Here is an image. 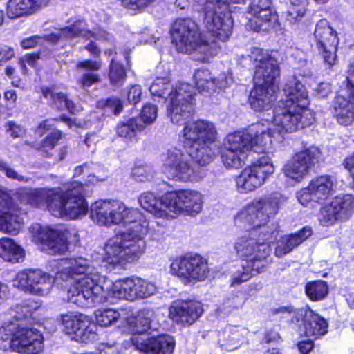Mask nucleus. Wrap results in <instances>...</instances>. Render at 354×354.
<instances>
[{
	"label": "nucleus",
	"mask_w": 354,
	"mask_h": 354,
	"mask_svg": "<svg viewBox=\"0 0 354 354\" xmlns=\"http://www.w3.org/2000/svg\"><path fill=\"white\" fill-rule=\"evenodd\" d=\"M109 77L111 84L114 86L122 84L126 79V73L123 66L115 62L113 59L111 61Z\"/></svg>",
	"instance_id": "49530a36"
},
{
	"label": "nucleus",
	"mask_w": 354,
	"mask_h": 354,
	"mask_svg": "<svg viewBox=\"0 0 354 354\" xmlns=\"http://www.w3.org/2000/svg\"><path fill=\"white\" fill-rule=\"evenodd\" d=\"M156 0H121L122 6L133 11L142 10Z\"/></svg>",
	"instance_id": "5fc2aeb1"
},
{
	"label": "nucleus",
	"mask_w": 354,
	"mask_h": 354,
	"mask_svg": "<svg viewBox=\"0 0 354 354\" xmlns=\"http://www.w3.org/2000/svg\"><path fill=\"white\" fill-rule=\"evenodd\" d=\"M25 253L23 248L12 239L2 238L0 239V257L10 263L23 261Z\"/></svg>",
	"instance_id": "e433bc0d"
},
{
	"label": "nucleus",
	"mask_w": 354,
	"mask_h": 354,
	"mask_svg": "<svg viewBox=\"0 0 354 354\" xmlns=\"http://www.w3.org/2000/svg\"><path fill=\"white\" fill-rule=\"evenodd\" d=\"M264 130L260 124H252L247 132L229 133L224 140V151L221 155L224 165L227 168L238 169L245 164L251 152L270 153V142L263 143L259 135Z\"/></svg>",
	"instance_id": "6e6552de"
},
{
	"label": "nucleus",
	"mask_w": 354,
	"mask_h": 354,
	"mask_svg": "<svg viewBox=\"0 0 354 354\" xmlns=\"http://www.w3.org/2000/svg\"><path fill=\"white\" fill-rule=\"evenodd\" d=\"M217 134L216 128L212 122L199 120L186 122L183 130V142L188 151L184 153L177 148L169 149L162 156V171L173 180H197V171L189 157L201 165L213 161L219 153Z\"/></svg>",
	"instance_id": "7ed1b4c3"
},
{
	"label": "nucleus",
	"mask_w": 354,
	"mask_h": 354,
	"mask_svg": "<svg viewBox=\"0 0 354 354\" xmlns=\"http://www.w3.org/2000/svg\"><path fill=\"white\" fill-rule=\"evenodd\" d=\"M100 106H103L106 113H113L115 115L120 113L123 109L121 100L116 97L109 98L100 102Z\"/></svg>",
	"instance_id": "603ef678"
},
{
	"label": "nucleus",
	"mask_w": 354,
	"mask_h": 354,
	"mask_svg": "<svg viewBox=\"0 0 354 354\" xmlns=\"http://www.w3.org/2000/svg\"><path fill=\"white\" fill-rule=\"evenodd\" d=\"M58 320L62 330L77 342L86 344L97 339L96 326L86 315L71 311L61 314Z\"/></svg>",
	"instance_id": "dca6fc26"
},
{
	"label": "nucleus",
	"mask_w": 354,
	"mask_h": 354,
	"mask_svg": "<svg viewBox=\"0 0 354 354\" xmlns=\"http://www.w3.org/2000/svg\"><path fill=\"white\" fill-rule=\"evenodd\" d=\"M142 95V89L140 85H132L128 91L127 99L130 104H136L140 102Z\"/></svg>",
	"instance_id": "13d9d810"
},
{
	"label": "nucleus",
	"mask_w": 354,
	"mask_h": 354,
	"mask_svg": "<svg viewBox=\"0 0 354 354\" xmlns=\"http://www.w3.org/2000/svg\"><path fill=\"white\" fill-rule=\"evenodd\" d=\"M245 0H202L205 14L204 23L211 36L219 41H227L232 31L233 19L229 4L243 3Z\"/></svg>",
	"instance_id": "9b49d317"
},
{
	"label": "nucleus",
	"mask_w": 354,
	"mask_h": 354,
	"mask_svg": "<svg viewBox=\"0 0 354 354\" xmlns=\"http://www.w3.org/2000/svg\"><path fill=\"white\" fill-rule=\"evenodd\" d=\"M305 292L308 297L313 301H322L328 294V286L324 281L308 282L305 286Z\"/></svg>",
	"instance_id": "79ce46f5"
},
{
	"label": "nucleus",
	"mask_w": 354,
	"mask_h": 354,
	"mask_svg": "<svg viewBox=\"0 0 354 354\" xmlns=\"http://www.w3.org/2000/svg\"><path fill=\"white\" fill-rule=\"evenodd\" d=\"M154 313L149 309H142L136 316L127 319L129 331L133 333L130 340L136 349L145 354H171L174 348L172 337L165 335L156 337L147 338L143 334L150 328L151 318Z\"/></svg>",
	"instance_id": "1a4fd4ad"
},
{
	"label": "nucleus",
	"mask_w": 354,
	"mask_h": 354,
	"mask_svg": "<svg viewBox=\"0 0 354 354\" xmlns=\"http://www.w3.org/2000/svg\"><path fill=\"white\" fill-rule=\"evenodd\" d=\"M312 234V230L310 227H304L298 233L283 236V239H287L288 242L287 245L291 248V251L304 241L307 239Z\"/></svg>",
	"instance_id": "09e8293b"
},
{
	"label": "nucleus",
	"mask_w": 354,
	"mask_h": 354,
	"mask_svg": "<svg viewBox=\"0 0 354 354\" xmlns=\"http://www.w3.org/2000/svg\"><path fill=\"white\" fill-rule=\"evenodd\" d=\"M44 336L36 328L21 327L17 323L0 328V348L20 354H38L44 350Z\"/></svg>",
	"instance_id": "9d476101"
},
{
	"label": "nucleus",
	"mask_w": 354,
	"mask_h": 354,
	"mask_svg": "<svg viewBox=\"0 0 354 354\" xmlns=\"http://www.w3.org/2000/svg\"><path fill=\"white\" fill-rule=\"evenodd\" d=\"M270 0H252L250 4L246 27L254 31H268L279 25L278 17L271 8Z\"/></svg>",
	"instance_id": "5701e85b"
},
{
	"label": "nucleus",
	"mask_w": 354,
	"mask_h": 354,
	"mask_svg": "<svg viewBox=\"0 0 354 354\" xmlns=\"http://www.w3.org/2000/svg\"><path fill=\"white\" fill-rule=\"evenodd\" d=\"M12 283L14 287L26 292L45 296L50 292L54 278L40 269H26L18 272Z\"/></svg>",
	"instance_id": "6ab92c4d"
},
{
	"label": "nucleus",
	"mask_w": 354,
	"mask_h": 354,
	"mask_svg": "<svg viewBox=\"0 0 354 354\" xmlns=\"http://www.w3.org/2000/svg\"><path fill=\"white\" fill-rule=\"evenodd\" d=\"M354 199L351 195L337 196L322 207L319 221L323 225H332L337 221L348 220L353 214Z\"/></svg>",
	"instance_id": "bb28decb"
},
{
	"label": "nucleus",
	"mask_w": 354,
	"mask_h": 354,
	"mask_svg": "<svg viewBox=\"0 0 354 354\" xmlns=\"http://www.w3.org/2000/svg\"><path fill=\"white\" fill-rule=\"evenodd\" d=\"M245 58H248L255 66L254 84L277 88L275 82L279 75V65L267 50L254 48Z\"/></svg>",
	"instance_id": "f3484780"
},
{
	"label": "nucleus",
	"mask_w": 354,
	"mask_h": 354,
	"mask_svg": "<svg viewBox=\"0 0 354 354\" xmlns=\"http://www.w3.org/2000/svg\"><path fill=\"white\" fill-rule=\"evenodd\" d=\"M6 174V176L11 179L17 180L20 182H28L29 178L26 176H24L19 174H18L14 169L6 165L5 169L2 170Z\"/></svg>",
	"instance_id": "680f3d73"
},
{
	"label": "nucleus",
	"mask_w": 354,
	"mask_h": 354,
	"mask_svg": "<svg viewBox=\"0 0 354 354\" xmlns=\"http://www.w3.org/2000/svg\"><path fill=\"white\" fill-rule=\"evenodd\" d=\"M6 128L13 138L19 137L24 133V129L13 122H8L6 124Z\"/></svg>",
	"instance_id": "e2e57ef3"
},
{
	"label": "nucleus",
	"mask_w": 354,
	"mask_h": 354,
	"mask_svg": "<svg viewBox=\"0 0 354 354\" xmlns=\"http://www.w3.org/2000/svg\"><path fill=\"white\" fill-rule=\"evenodd\" d=\"M78 68H82L86 70H91L92 72H88L84 73L82 77L78 80V83L82 87H90L93 84L100 81V76L95 71H97L102 67V62L98 60H84L79 62L77 64Z\"/></svg>",
	"instance_id": "4c0bfd02"
},
{
	"label": "nucleus",
	"mask_w": 354,
	"mask_h": 354,
	"mask_svg": "<svg viewBox=\"0 0 354 354\" xmlns=\"http://www.w3.org/2000/svg\"><path fill=\"white\" fill-rule=\"evenodd\" d=\"M158 292L155 283L138 277H127L111 284L109 296L129 301L147 299Z\"/></svg>",
	"instance_id": "4468645a"
},
{
	"label": "nucleus",
	"mask_w": 354,
	"mask_h": 354,
	"mask_svg": "<svg viewBox=\"0 0 354 354\" xmlns=\"http://www.w3.org/2000/svg\"><path fill=\"white\" fill-rule=\"evenodd\" d=\"M49 0H9L6 13L10 19H17L35 14L46 6Z\"/></svg>",
	"instance_id": "7c9ffc66"
},
{
	"label": "nucleus",
	"mask_w": 354,
	"mask_h": 354,
	"mask_svg": "<svg viewBox=\"0 0 354 354\" xmlns=\"http://www.w3.org/2000/svg\"><path fill=\"white\" fill-rule=\"evenodd\" d=\"M38 306L33 301H27L22 306V312H24L25 316H29L32 314L33 310H36Z\"/></svg>",
	"instance_id": "338daca9"
},
{
	"label": "nucleus",
	"mask_w": 354,
	"mask_h": 354,
	"mask_svg": "<svg viewBox=\"0 0 354 354\" xmlns=\"http://www.w3.org/2000/svg\"><path fill=\"white\" fill-rule=\"evenodd\" d=\"M57 268L55 279L69 281L67 300L82 308H90L106 299L105 288L110 282L88 259L77 258L59 259L53 261Z\"/></svg>",
	"instance_id": "39448f33"
},
{
	"label": "nucleus",
	"mask_w": 354,
	"mask_h": 354,
	"mask_svg": "<svg viewBox=\"0 0 354 354\" xmlns=\"http://www.w3.org/2000/svg\"><path fill=\"white\" fill-rule=\"evenodd\" d=\"M83 37L87 39L94 38L97 39H103L109 40L110 35L100 28H93L91 31L86 28V24L84 21L77 20L71 25L56 29L54 32L45 35L44 39L51 42H57L61 40H66L77 37Z\"/></svg>",
	"instance_id": "cd10ccee"
},
{
	"label": "nucleus",
	"mask_w": 354,
	"mask_h": 354,
	"mask_svg": "<svg viewBox=\"0 0 354 354\" xmlns=\"http://www.w3.org/2000/svg\"><path fill=\"white\" fill-rule=\"evenodd\" d=\"M286 201V198L277 193L254 199L236 216V225L246 232L237 239L234 249L245 263L232 273L231 286L248 281L268 265L271 245L279 234L277 226L270 222V218L278 213Z\"/></svg>",
	"instance_id": "f257e3e1"
},
{
	"label": "nucleus",
	"mask_w": 354,
	"mask_h": 354,
	"mask_svg": "<svg viewBox=\"0 0 354 354\" xmlns=\"http://www.w3.org/2000/svg\"><path fill=\"white\" fill-rule=\"evenodd\" d=\"M171 35L178 51L191 55L198 61L209 62L221 49L214 39L209 41L207 35L201 36L196 23L189 19L176 20L171 26Z\"/></svg>",
	"instance_id": "0eeeda50"
},
{
	"label": "nucleus",
	"mask_w": 354,
	"mask_h": 354,
	"mask_svg": "<svg viewBox=\"0 0 354 354\" xmlns=\"http://www.w3.org/2000/svg\"><path fill=\"white\" fill-rule=\"evenodd\" d=\"M304 315L305 316L304 327L306 336L317 339L327 333L328 325L325 319L310 309L304 310Z\"/></svg>",
	"instance_id": "72a5a7b5"
},
{
	"label": "nucleus",
	"mask_w": 354,
	"mask_h": 354,
	"mask_svg": "<svg viewBox=\"0 0 354 354\" xmlns=\"http://www.w3.org/2000/svg\"><path fill=\"white\" fill-rule=\"evenodd\" d=\"M42 41V37L38 35H34L21 40V46L24 49L34 48L36 46L41 44Z\"/></svg>",
	"instance_id": "bf43d9fd"
},
{
	"label": "nucleus",
	"mask_w": 354,
	"mask_h": 354,
	"mask_svg": "<svg viewBox=\"0 0 354 354\" xmlns=\"http://www.w3.org/2000/svg\"><path fill=\"white\" fill-rule=\"evenodd\" d=\"M84 175L83 182L86 185H94L100 181L106 180L108 173L100 166L93 163H86L77 166L74 169V177Z\"/></svg>",
	"instance_id": "f704fd0d"
},
{
	"label": "nucleus",
	"mask_w": 354,
	"mask_h": 354,
	"mask_svg": "<svg viewBox=\"0 0 354 354\" xmlns=\"http://www.w3.org/2000/svg\"><path fill=\"white\" fill-rule=\"evenodd\" d=\"M15 55L13 48L5 46L0 50V62H7Z\"/></svg>",
	"instance_id": "69168bd1"
},
{
	"label": "nucleus",
	"mask_w": 354,
	"mask_h": 354,
	"mask_svg": "<svg viewBox=\"0 0 354 354\" xmlns=\"http://www.w3.org/2000/svg\"><path fill=\"white\" fill-rule=\"evenodd\" d=\"M90 218L100 226L127 227L108 239L104 246L102 261L107 269L122 268L143 255L149 223L138 209L127 207L119 201H98L91 206Z\"/></svg>",
	"instance_id": "f03ea898"
},
{
	"label": "nucleus",
	"mask_w": 354,
	"mask_h": 354,
	"mask_svg": "<svg viewBox=\"0 0 354 354\" xmlns=\"http://www.w3.org/2000/svg\"><path fill=\"white\" fill-rule=\"evenodd\" d=\"M321 153L319 148L315 146H310L297 153L281 169L286 181L290 184L301 182L319 161Z\"/></svg>",
	"instance_id": "2eb2a0df"
},
{
	"label": "nucleus",
	"mask_w": 354,
	"mask_h": 354,
	"mask_svg": "<svg viewBox=\"0 0 354 354\" xmlns=\"http://www.w3.org/2000/svg\"><path fill=\"white\" fill-rule=\"evenodd\" d=\"M245 302L243 297L238 295H230L223 299L222 304L218 308V312L224 315H228L235 310L241 309Z\"/></svg>",
	"instance_id": "37998d69"
},
{
	"label": "nucleus",
	"mask_w": 354,
	"mask_h": 354,
	"mask_svg": "<svg viewBox=\"0 0 354 354\" xmlns=\"http://www.w3.org/2000/svg\"><path fill=\"white\" fill-rule=\"evenodd\" d=\"M175 91L170 82L169 77H157L149 87L152 95L168 97L171 91Z\"/></svg>",
	"instance_id": "c03bdc74"
},
{
	"label": "nucleus",
	"mask_w": 354,
	"mask_h": 354,
	"mask_svg": "<svg viewBox=\"0 0 354 354\" xmlns=\"http://www.w3.org/2000/svg\"><path fill=\"white\" fill-rule=\"evenodd\" d=\"M271 158L263 156L242 170L236 178V189L240 193H248L262 186L274 173Z\"/></svg>",
	"instance_id": "ddd939ff"
},
{
	"label": "nucleus",
	"mask_w": 354,
	"mask_h": 354,
	"mask_svg": "<svg viewBox=\"0 0 354 354\" xmlns=\"http://www.w3.org/2000/svg\"><path fill=\"white\" fill-rule=\"evenodd\" d=\"M42 93L45 98L51 99L59 109L63 110L66 109L73 113L80 111L75 104L69 100L63 93H55L51 88L48 87L42 88Z\"/></svg>",
	"instance_id": "a19ab883"
},
{
	"label": "nucleus",
	"mask_w": 354,
	"mask_h": 354,
	"mask_svg": "<svg viewBox=\"0 0 354 354\" xmlns=\"http://www.w3.org/2000/svg\"><path fill=\"white\" fill-rule=\"evenodd\" d=\"M0 231L15 235L21 230L25 214L18 205H16L6 189L0 186Z\"/></svg>",
	"instance_id": "b1692460"
},
{
	"label": "nucleus",
	"mask_w": 354,
	"mask_h": 354,
	"mask_svg": "<svg viewBox=\"0 0 354 354\" xmlns=\"http://www.w3.org/2000/svg\"><path fill=\"white\" fill-rule=\"evenodd\" d=\"M314 39L319 54L329 66L336 63L339 39L328 21L322 19L315 26Z\"/></svg>",
	"instance_id": "4be33fe9"
},
{
	"label": "nucleus",
	"mask_w": 354,
	"mask_h": 354,
	"mask_svg": "<svg viewBox=\"0 0 354 354\" xmlns=\"http://www.w3.org/2000/svg\"><path fill=\"white\" fill-rule=\"evenodd\" d=\"M288 242V241L287 239H283L282 237L278 241L275 250V254L277 257H281L291 252V248H289L286 244Z\"/></svg>",
	"instance_id": "052dcab7"
},
{
	"label": "nucleus",
	"mask_w": 354,
	"mask_h": 354,
	"mask_svg": "<svg viewBox=\"0 0 354 354\" xmlns=\"http://www.w3.org/2000/svg\"><path fill=\"white\" fill-rule=\"evenodd\" d=\"M158 109L152 104H145L142 109L140 116L145 124L153 123L157 118Z\"/></svg>",
	"instance_id": "3c124183"
},
{
	"label": "nucleus",
	"mask_w": 354,
	"mask_h": 354,
	"mask_svg": "<svg viewBox=\"0 0 354 354\" xmlns=\"http://www.w3.org/2000/svg\"><path fill=\"white\" fill-rule=\"evenodd\" d=\"M154 171L147 165H137L132 170L133 177L138 181L149 180L153 177Z\"/></svg>",
	"instance_id": "8fccbe9b"
},
{
	"label": "nucleus",
	"mask_w": 354,
	"mask_h": 354,
	"mask_svg": "<svg viewBox=\"0 0 354 354\" xmlns=\"http://www.w3.org/2000/svg\"><path fill=\"white\" fill-rule=\"evenodd\" d=\"M341 78L342 85L333 102V113L339 124L348 125L354 120V85L348 77Z\"/></svg>",
	"instance_id": "a878e982"
},
{
	"label": "nucleus",
	"mask_w": 354,
	"mask_h": 354,
	"mask_svg": "<svg viewBox=\"0 0 354 354\" xmlns=\"http://www.w3.org/2000/svg\"><path fill=\"white\" fill-rule=\"evenodd\" d=\"M194 80L196 88L203 95H210L217 90L225 88L232 82V77L229 74L222 73L216 77L205 68L196 71Z\"/></svg>",
	"instance_id": "c85d7f7f"
},
{
	"label": "nucleus",
	"mask_w": 354,
	"mask_h": 354,
	"mask_svg": "<svg viewBox=\"0 0 354 354\" xmlns=\"http://www.w3.org/2000/svg\"><path fill=\"white\" fill-rule=\"evenodd\" d=\"M286 100L278 102L273 111L271 123L269 119L256 124L265 128L259 137L263 143L270 142V153L283 141L286 133H293L310 126L315 120L313 111L308 108V93L295 77L288 80L283 88Z\"/></svg>",
	"instance_id": "20e7f679"
},
{
	"label": "nucleus",
	"mask_w": 354,
	"mask_h": 354,
	"mask_svg": "<svg viewBox=\"0 0 354 354\" xmlns=\"http://www.w3.org/2000/svg\"><path fill=\"white\" fill-rule=\"evenodd\" d=\"M337 180L335 176L322 175L313 178L307 187L297 194L298 201L304 206L310 203H321L336 191Z\"/></svg>",
	"instance_id": "412c9836"
},
{
	"label": "nucleus",
	"mask_w": 354,
	"mask_h": 354,
	"mask_svg": "<svg viewBox=\"0 0 354 354\" xmlns=\"http://www.w3.org/2000/svg\"><path fill=\"white\" fill-rule=\"evenodd\" d=\"M165 202L169 204V214L194 215L203 208V196L196 190L180 189L165 194Z\"/></svg>",
	"instance_id": "aec40b11"
},
{
	"label": "nucleus",
	"mask_w": 354,
	"mask_h": 354,
	"mask_svg": "<svg viewBox=\"0 0 354 354\" xmlns=\"http://www.w3.org/2000/svg\"><path fill=\"white\" fill-rule=\"evenodd\" d=\"M273 314L278 315L281 318H288L292 315H304V310H296L291 305L281 306L272 310Z\"/></svg>",
	"instance_id": "864d4df0"
},
{
	"label": "nucleus",
	"mask_w": 354,
	"mask_h": 354,
	"mask_svg": "<svg viewBox=\"0 0 354 354\" xmlns=\"http://www.w3.org/2000/svg\"><path fill=\"white\" fill-rule=\"evenodd\" d=\"M202 313L201 304L194 301L177 300L169 308V317L183 326L194 324Z\"/></svg>",
	"instance_id": "c756f323"
},
{
	"label": "nucleus",
	"mask_w": 354,
	"mask_h": 354,
	"mask_svg": "<svg viewBox=\"0 0 354 354\" xmlns=\"http://www.w3.org/2000/svg\"><path fill=\"white\" fill-rule=\"evenodd\" d=\"M309 84L321 97H327L331 92L330 85L327 82H309Z\"/></svg>",
	"instance_id": "6e6d98bb"
},
{
	"label": "nucleus",
	"mask_w": 354,
	"mask_h": 354,
	"mask_svg": "<svg viewBox=\"0 0 354 354\" xmlns=\"http://www.w3.org/2000/svg\"><path fill=\"white\" fill-rule=\"evenodd\" d=\"M61 138V132L58 130H53L39 144L38 149L46 156H50L49 150H52L57 145Z\"/></svg>",
	"instance_id": "de8ad7c7"
},
{
	"label": "nucleus",
	"mask_w": 354,
	"mask_h": 354,
	"mask_svg": "<svg viewBox=\"0 0 354 354\" xmlns=\"http://www.w3.org/2000/svg\"><path fill=\"white\" fill-rule=\"evenodd\" d=\"M170 271L185 284L204 281L210 277L207 261L196 254L174 259L170 265Z\"/></svg>",
	"instance_id": "f8f14e48"
},
{
	"label": "nucleus",
	"mask_w": 354,
	"mask_h": 354,
	"mask_svg": "<svg viewBox=\"0 0 354 354\" xmlns=\"http://www.w3.org/2000/svg\"><path fill=\"white\" fill-rule=\"evenodd\" d=\"M167 115L174 124H180L188 119L193 111L192 86L187 83L180 82L175 91L169 94Z\"/></svg>",
	"instance_id": "a211bd4d"
},
{
	"label": "nucleus",
	"mask_w": 354,
	"mask_h": 354,
	"mask_svg": "<svg viewBox=\"0 0 354 354\" xmlns=\"http://www.w3.org/2000/svg\"><path fill=\"white\" fill-rule=\"evenodd\" d=\"M83 183H68L62 187L53 188L24 189L16 197L21 203L32 206H46L55 217L68 220H77L84 217L88 205L82 195Z\"/></svg>",
	"instance_id": "423d86ee"
},
{
	"label": "nucleus",
	"mask_w": 354,
	"mask_h": 354,
	"mask_svg": "<svg viewBox=\"0 0 354 354\" xmlns=\"http://www.w3.org/2000/svg\"><path fill=\"white\" fill-rule=\"evenodd\" d=\"M97 324L101 327H108L114 324L120 317L119 311L112 308H100L95 311Z\"/></svg>",
	"instance_id": "a18cd8bd"
},
{
	"label": "nucleus",
	"mask_w": 354,
	"mask_h": 354,
	"mask_svg": "<svg viewBox=\"0 0 354 354\" xmlns=\"http://www.w3.org/2000/svg\"><path fill=\"white\" fill-rule=\"evenodd\" d=\"M144 129L143 124L138 118H133L125 121L120 122L117 126V134L123 138L126 141L136 140L138 132Z\"/></svg>",
	"instance_id": "58836bf2"
},
{
	"label": "nucleus",
	"mask_w": 354,
	"mask_h": 354,
	"mask_svg": "<svg viewBox=\"0 0 354 354\" xmlns=\"http://www.w3.org/2000/svg\"><path fill=\"white\" fill-rule=\"evenodd\" d=\"M38 53L27 54L22 57L19 60V64L24 73H26V64L31 67H35L36 62L39 59Z\"/></svg>",
	"instance_id": "4d7b16f0"
},
{
	"label": "nucleus",
	"mask_w": 354,
	"mask_h": 354,
	"mask_svg": "<svg viewBox=\"0 0 354 354\" xmlns=\"http://www.w3.org/2000/svg\"><path fill=\"white\" fill-rule=\"evenodd\" d=\"M277 88L257 85L254 84V88L250 91L249 102L252 109L255 111H263L268 110L272 102L276 100Z\"/></svg>",
	"instance_id": "473e14b6"
},
{
	"label": "nucleus",
	"mask_w": 354,
	"mask_h": 354,
	"mask_svg": "<svg viewBox=\"0 0 354 354\" xmlns=\"http://www.w3.org/2000/svg\"><path fill=\"white\" fill-rule=\"evenodd\" d=\"M308 6V0H290L286 19L290 24L301 21L304 17Z\"/></svg>",
	"instance_id": "ea45409f"
},
{
	"label": "nucleus",
	"mask_w": 354,
	"mask_h": 354,
	"mask_svg": "<svg viewBox=\"0 0 354 354\" xmlns=\"http://www.w3.org/2000/svg\"><path fill=\"white\" fill-rule=\"evenodd\" d=\"M248 330L241 326H230L223 333L221 345L227 351H234L239 348L247 340Z\"/></svg>",
	"instance_id": "c9c22d12"
},
{
	"label": "nucleus",
	"mask_w": 354,
	"mask_h": 354,
	"mask_svg": "<svg viewBox=\"0 0 354 354\" xmlns=\"http://www.w3.org/2000/svg\"><path fill=\"white\" fill-rule=\"evenodd\" d=\"M29 230L34 241L46 253L63 254L67 251L66 239L59 230L37 223L31 225Z\"/></svg>",
	"instance_id": "393cba45"
},
{
	"label": "nucleus",
	"mask_w": 354,
	"mask_h": 354,
	"mask_svg": "<svg viewBox=\"0 0 354 354\" xmlns=\"http://www.w3.org/2000/svg\"><path fill=\"white\" fill-rule=\"evenodd\" d=\"M298 349L302 354H307L313 348L312 340L302 341L297 345Z\"/></svg>",
	"instance_id": "774afa93"
},
{
	"label": "nucleus",
	"mask_w": 354,
	"mask_h": 354,
	"mask_svg": "<svg viewBox=\"0 0 354 354\" xmlns=\"http://www.w3.org/2000/svg\"><path fill=\"white\" fill-rule=\"evenodd\" d=\"M140 205L158 218H167L169 215V204L165 202V194L160 197L152 192H145L138 198Z\"/></svg>",
	"instance_id": "2f4dec72"
},
{
	"label": "nucleus",
	"mask_w": 354,
	"mask_h": 354,
	"mask_svg": "<svg viewBox=\"0 0 354 354\" xmlns=\"http://www.w3.org/2000/svg\"><path fill=\"white\" fill-rule=\"evenodd\" d=\"M52 120H46L41 122L35 131V133L39 136H42L47 131L53 127Z\"/></svg>",
	"instance_id": "0e129e2a"
}]
</instances>
